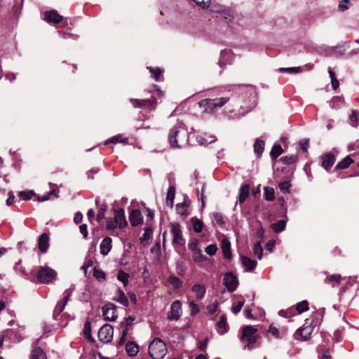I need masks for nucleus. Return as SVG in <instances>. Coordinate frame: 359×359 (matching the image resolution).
Returning <instances> with one entry per match:
<instances>
[{
  "label": "nucleus",
  "mask_w": 359,
  "mask_h": 359,
  "mask_svg": "<svg viewBox=\"0 0 359 359\" xmlns=\"http://www.w3.org/2000/svg\"><path fill=\"white\" fill-rule=\"evenodd\" d=\"M52 197H57L55 189L49 191L48 194H43V196H38L39 201H45L50 199Z\"/></svg>",
  "instance_id": "c03bdc74"
},
{
  "label": "nucleus",
  "mask_w": 359,
  "mask_h": 359,
  "mask_svg": "<svg viewBox=\"0 0 359 359\" xmlns=\"http://www.w3.org/2000/svg\"><path fill=\"white\" fill-rule=\"evenodd\" d=\"M268 332L273 335L276 338L280 337L279 334V330L277 327L273 326V325H271L268 329Z\"/></svg>",
  "instance_id": "4d7b16f0"
},
{
  "label": "nucleus",
  "mask_w": 359,
  "mask_h": 359,
  "mask_svg": "<svg viewBox=\"0 0 359 359\" xmlns=\"http://www.w3.org/2000/svg\"><path fill=\"white\" fill-rule=\"evenodd\" d=\"M335 162L334 156L330 153L325 154L323 158L322 166L326 170L329 169L333 165Z\"/></svg>",
  "instance_id": "a211bd4d"
},
{
  "label": "nucleus",
  "mask_w": 359,
  "mask_h": 359,
  "mask_svg": "<svg viewBox=\"0 0 359 359\" xmlns=\"http://www.w3.org/2000/svg\"><path fill=\"white\" fill-rule=\"evenodd\" d=\"M222 250L225 258L230 259L231 257V243L229 241L223 239L222 242Z\"/></svg>",
  "instance_id": "393cba45"
},
{
  "label": "nucleus",
  "mask_w": 359,
  "mask_h": 359,
  "mask_svg": "<svg viewBox=\"0 0 359 359\" xmlns=\"http://www.w3.org/2000/svg\"><path fill=\"white\" fill-rule=\"evenodd\" d=\"M290 186L291 185H290V182L287 180H285V181L280 182V184H278V188L280 189V190L281 191H283L284 193H287V192H289Z\"/></svg>",
  "instance_id": "de8ad7c7"
},
{
  "label": "nucleus",
  "mask_w": 359,
  "mask_h": 359,
  "mask_svg": "<svg viewBox=\"0 0 359 359\" xmlns=\"http://www.w3.org/2000/svg\"><path fill=\"white\" fill-rule=\"evenodd\" d=\"M309 310V302L306 300L302 301L296 304L294 309L291 308L288 311L300 314Z\"/></svg>",
  "instance_id": "f3484780"
},
{
  "label": "nucleus",
  "mask_w": 359,
  "mask_h": 359,
  "mask_svg": "<svg viewBox=\"0 0 359 359\" xmlns=\"http://www.w3.org/2000/svg\"><path fill=\"white\" fill-rule=\"evenodd\" d=\"M112 248V239L110 237H105L100 245V253L103 256L107 255Z\"/></svg>",
  "instance_id": "4468645a"
},
{
  "label": "nucleus",
  "mask_w": 359,
  "mask_h": 359,
  "mask_svg": "<svg viewBox=\"0 0 359 359\" xmlns=\"http://www.w3.org/2000/svg\"><path fill=\"white\" fill-rule=\"evenodd\" d=\"M264 198L267 201H272L275 198L274 189L266 187L264 188Z\"/></svg>",
  "instance_id": "58836bf2"
},
{
  "label": "nucleus",
  "mask_w": 359,
  "mask_h": 359,
  "mask_svg": "<svg viewBox=\"0 0 359 359\" xmlns=\"http://www.w3.org/2000/svg\"><path fill=\"white\" fill-rule=\"evenodd\" d=\"M128 137H125L122 135H116V136L110 138L107 141H106V144H108V143L116 144L118 142L128 143Z\"/></svg>",
  "instance_id": "72a5a7b5"
},
{
  "label": "nucleus",
  "mask_w": 359,
  "mask_h": 359,
  "mask_svg": "<svg viewBox=\"0 0 359 359\" xmlns=\"http://www.w3.org/2000/svg\"><path fill=\"white\" fill-rule=\"evenodd\" d=\"M34 194V193L32 191H20L18 194L19 196L24 201L29 200Z\"/></svg>",
  "instance_id": "09e8293b"
},
{
  "label": "nucleus",
  "mask_w": 359,
  "mask_h": 359,
  "mask_svg": "<svg viewBox=\"0 0 359 359\" xmlns=\"http://www.w3.org/2000/svg\"><path fill=\"white\" fill-rule=\"evenodd\" d=\"M264 149V142L262 140H260L257 139L254 144V151L256 153L258 156H260Z\"/></svg>",
  "instance_id": "c9c22d12"
},
{
  "label": "nucleus",
  "mask_w": 359,
  "mask_h": 359,
  "mask_svg": "<svg viewBox=\"0 0 359 359\" xmlns=\"http://www.w3.org/2000/svg\"><path fill=\"white\" fill-rule=\"evenodd\" d=\"M328 73H329V75H330V77L331 79V83H332V88L334 90L337 89L339 86V82L337 80V79L336 78L335 73L332 71L331 67L328 68Z\"/></svg>",
  "instance_id": "e433bc0d"
},
{
  "label": "nucleus",
  "mask_w": 359,
  "mask_h": 359,
  "mask_svg": "<svg viewBox=\"0 0 359 359\" xmlns=\"http://www.w3.org/2000/svg\"><path fill=\"white\" fill-rule=\"evenodd\" d=\"M148 352L153 359H162L167 354L168 348L163 340L156 338L149 344Z\"/></svg>",
  "instance_id": "7ed1b4c3"
},
{
  "label": "nucleus",
  "mask_w": 359,
  "mask_h": 359,
  "mask_svg": "<svg viewBox=\"0 0 359 359\" xmlns=\"http://www.w3.org/2000/svg\"><path fill=\"white\" fill-rule=\"evenodd\" d=\"M280 161L287 165L294 163L297 161V155H291V156H283L280 158Z\"/></svg>",
  "instance_id": "a18cd8bd"
},
{
  "label": "nucleus",
  "mask_w": 359,
  "mask_h": 359,
  "mask_svg": "<svg viewBox=\"0 0 359 359\" xmlns=\"http://www.w3.org/2000/svg\"><path fill=\"white\" fill-rule=\"evenodd\" d=\"M283 152V148L280 144H275L271 151L270 156L273 159L278 158Z\"/></svg>",
  "instance_id": "f704fd0d"
},
{
  "label": "nucleus",
  "mask_w": 359,
  "mask_h": 359,
  "mask_svg": "<svg viewBox=\"0 0 359 359\" xmlns=\"http://www.w3.org/2000/svg\"><path fill=\"white\" fill-rule=\"evenodd\" d=\"M194 259L197 262H201L205 260V257L201 253L200 250H197L196 251L193 252Z\"/></svg>",
  "instance_id": "864d4df0"
},
{
  "label": "nucleus",
  "mask_w": 359,
  "mask_h": 359,
  "mask_svg": "<svg viewBox=\"0 0 359 359\" xmlns=\"http://www.w3.org/2000/svg\"><path fill=\"white\" fill-rule=\"evenodd\" d=\"M213 100H214V102L215 103V107L217 108V107H221L224 106L229 100V97H217V98L213 99Z\"/></svg>",
  "instance_id": "8fccbe9b"
},
{
  "label": "nucleus",
  "mask_w": 359,
  "mask_h": 359,
  "mask_svg": "<svg viewBox=\"0 0 359 359\" xmlns=\"http://www.w3.org/2000/svg\"><path fill=\"white\" fill-rule=\"evenodd\" d=\"M258 339L257 329L251 326L247 325L243 327L241 340L243 342H247L246 347L251 349Z\"/></svg>",
  "instance_id": "39448f33"
},
{
  "label": "nucleus",
  "mask_w": 359,
  "mask_h": 359,
  "mask_svg": "<svg viewBox=\"0 0 359 359\" xmlns=\"http://www.w3.org/2000/svg\"><path fill=\"white\" fill-rule=\"evenodd\" d=\"M129 275L128 273L120 270L117 275V279L123 283V285L126 286L128 283Z\"/></svg>",
  "instance_id": "ea45409f"
},
{
  "label": "nucleus",
  "mask_w": 359,
  "mask_h": 359,
  "mask_svg": "<svg viewBox=\"0 0 359 359\" xmlns=\"http://www.w3.org/2000/svg\"><path fill=\"white\" fill-rule=\"evenodd\" d=\"M126 351L129 356H135L139 352V346L133 342H128L126 345Z\"/></svg>",
  "instance_id": "4be33fe9"
},
{
  "label": "nucleus",
  "mask_w": 359,
  "mask_h": 359,
  "mask_svg": "<svg viewBox=\"0 0 359 359\" xmlns=\"http://www.w3.org/2000/svg\"><path fill=\"white\" fill-rule=\"evenodd\" d=\"M311 332L312 328L310 326H304L297 330V334H299L304 340L308 339L310 337Z\"/></svg>",
  "instance_id": "b1692460"
},
{
  "label": "nucleus",
  "mask_w": 359,
  "mask_h": 359,
  "mask_svg": "<svg viewBox=\"0 0 359 359\" xmlns=\"http://www.w3.org/2000/svg\"><path fill=\"white\" fill-rule=\"evenodd\" d=\"M217 307H218V304H217V301H215L213 304H212L211 305H209L207 307V309L209 313H214L215 312H216Z\"/></svg>",
  "instance_id": "338daca9"
},
{
  "label": "nucleus",
  "mask_w": 359,
  "mask_h": 359,
  "mask_svg": "<svg viewBox=\"0 0 359 359\" xmlns=\"http://www.w3.org/2000/svg\"><path fill=\"white\" fill-rule=\"evenodd\" d=\"M73 292V289L69 288L66 290L63 294L64 297L59 302L57 305L55 306V308L54 309L53 312V316L55 319H57V316L62 313V311L64 310L69 297H71Z\"/></svg>",
  "instance_id": "1a4fd4ad"
},
{
  "label": "nucleus",
  "mask_w": 359,
  "mask_h": 359,
  "mask_svg": "<svg viewBox=\"0 0 359 359\" xmlns=\"http://www.w3.org/2000/svg\"><path fill=\"white\" fill-rule=\"evenodd\" d=\"M349 4L348 0H343L339 2V8L342 11H346L349 8Z\"/></svg>",
  "instance_id": "0e129e2a"
},
{
  "label": "nucleus",
  "mask_w": 359,
  "mask_h": 359,
  "mask_svg": "<svg viewBox=\"0 0 359 359\" xmlns=\"http://www.w3.org/2000/svg\"><path fill=\"white\" fill-rule=\"evenodd\" d=\"M191 222L193 224V229L196 233H201L203 229V224L201 220L194 217L191 218Z\"/></svg>",
  "instance_id": "2f4dec72"
},
{
  "label": "nucleus",
  "mask_w": 359,
  "mask_h": 359,
  "mask_svg": "<svg viewBox=\"0 0 359 359\" xmlns=\"http://www.w3.org/2000/svg\"><path fill=\"white\" fill-rule=\"evenodd\" d=\"M309 144V141L307 139H303L299 142L300 148L305 152L307 151Z\"/></svg>",
  "instance_id": "e2e57ef3"
},
{
  "label": "nucleus",
  "mask_w": 359,
  "mask_h": 359,
  "mask_svg": "<svg viewBox=\"0 0 359 359\" xmlns=\"http://www.w3.org/2000/svg\"><path fill=\"white\" fill-rule=\"evenodd\" d=\"M105 209L100 208L96 216V219L97 222H100L104 217Z\"/></svg>",
  "instance_id": "774afa93"
},
{
  "label": "nucleus",
  "mask_w": 359,
  "mask_h": 359,
  "mask_svg": "<svg viewBox=\"0 0 359 359\" xmlns=\"http://www.w3.org/2000/svg\"><path fill=\"white\" fill-rule=\"evenodd\" d=\"M182 314V305L179 300L173 302L170 306V311L168 313V319L177 320Z\"/></svg>",
  "instance_id": "9b49d317"
},
{
  "label": "nucleus",
  "mask_w": 359,
  "mask_h": 359,
  "mask_svg": "<svg viewBox=\"0 0 359 359\" xmlns=\"http://www.w3.org/2000/svg\"><path fill=\"white\" fill-rule=\"evenodd\" d=\"M333 51L334 53L338 54L339 55H342L345 52V48L343 46H337L334 48Z\"/></svg>",
  "instance_id": "69168bd1"
},
{
  "label": "nucleus",
  "mask_w": 359,
  "mask_h": 359,
  "mask_svg": "<svg viewBox=\"0 0 359 359\" xmlns=\"http://www.w3.org/2000/svg\"><path fill=\"white\" fill-rule=\"evenodd\" d=\"M127 226L124 210L118 208L114 211V217L108 218L106 229L114 230L116 228L123 229Z\"/></svg>",
  "instance_id": "20e7f679"
},
{
  "label": "nucleus",
  "mask_w": 359,
  "mask_h": 359,
  "mask_svg": "<svg viewBox=\"0 0 359 359\" xmlns=\"http://www.w3.org/2000/svg\"><path fill=\"white\" fill-rule=\"evenodd\" d=\"M286 222L285 220L281 219L271 224V229L274 232L278 233L283 231L285 228Z\"/></svg>",
  "instance_id": "7c9ffc66"
},
{
  "label": "nucleus",
  "mask_w": 359,
  "mask_h": 359,
  "mask_svg": "<svg viewBox=\"0 0 359 359\" xmlns=\"http://www.w3.org/2000/svg\"><path fill=\"white\" fill-rule=\"evenodd\" d=\"M353 163V160L349 156H347L336 165L335 169H345Z\"/></svg>",
  "instance_id": "c85d7f7f"
},
{
  "label": "nucleus",
  "mask_w": 359,
  "mask_h": 359,
  "mask_svg": "<svg viewBox=\"0 0 359 359\" xmlns=\"http://www.w3.org/2000/svg\"><path fill=\"white\" fill-rule=\"evenodd\" d=\"M243 305H244V300H240V301L237 302L232 306V309H231L232 312L234 314L238 313L241 311Z\"/></svg>",
  "instance_id": "3c124183"
},
{
  "label": "nucleus",
  "mask_w": 359,
  "mask_h": 359,
  "mask_svg": "<svg viewBox=\"0 0 359 359\" xmlns=\"http://www.w3.org/2000/svg\"><path fill=\"white\" fill-rule=\"evenodd\" d=\"M217 325L218 328L219 329V332L220 334H223L227 332V323L225 316H221Z\"/></svg>",
  "instance_id": "cd10ccee"
},
{
  "label": "nucleus",
  "mask_w": 359,
  "mask_h": 359,
  "mask_svg": "<svg viewBox=\"0 0 359 359\" xmlns=\"http://www.w3.org/2000/svg\"><path fill=\"white\" fill-rule=\"evenodd\" d=\"M262 252L263 249L262 248L261 243L259 242L255 243L253 246V253L259 259L262 258Z\"/></svg>",
  "instance_id": "a19ab883"
},
{
  "label": "nucleus",
  "mask_w": 359,
  "mask_h": 359,
  "mask_svg": "<svg viewBox=\"0 0 359 359\" xmlns=\"http://www.w3.org/2000/svg\"><path fill=\"white\" fill-rule=\"evenodd\" d=\"M102 316L105 320L113 321L117 318L116 306L113 304H108L102 308Z\"/></svg>",
  "instance_id": "f8f14e48"
},
{
  "label": "nucleus",
  "mask_w": 359,
  "mask_h": 359,
  "mask_svg": "<svg viewBox=\"0 0 359 359\" xmlns=\"http://www.w3.org/2000/svg\"><path fill=\"white\" fill-rule=\"evenodd\" d=\"M217 250V245L212 244L208 245L205 250V252L210 256L214 255L216 253Z\"/></svg>",
  "instance_id": "5fc2aeb1"
},
{
  "label": "nucleus",
  "mask_w": 359,
  "mask_h": 359,
  "mask_svg": "<svg viewBox=\"0 0 359 359\" xmlns=\"http://www.w3.org/2000/svg\"><path fill=\"white\" fill-rule=\"evenodd\" d=\"M191 290L196 294V298L197 299H201L204 297L206 291L204 285L201 284L193 285Z\"/></svg>",
  "instance_id": "aec40b11"
},
{
  "label": "nucleus",
  "mask_w": 359,
  "mask_h": 359,
  "mask_svg": "<svg viewBox=\"0 0 359 359\" xmlns=\"http://www.w3.org/2000/svg\"><path fill=\"white\" fill-rule=\"evenodd\" d=\"M175 196V188L173 186H170L168 188L167 196H166V204L170 208L173 205V201Z\"/></svg>",
  "instance_id": "a878e982"
},
{
  "label": "nucleus",
  "mask_w": 359,
  "mask_h": 359,
  "mask_svg": "<svg viewBox=\"0 0 359 359\" xmlns=\"http://www.w3.org/2000/svg\"><path fill=\"white\" fill-rule=\"evenodd\" d=\"M328 73H329V75H330V77L331 79V83H332V88L334 90L337 89L339 86V82L337 80V79L336 78L335 73L332 71L331 67L328 68Z\"/></svg>",
  "instance_id": "4c0bfd02"
},
{
  "label": "nucleus",
  "mask_w": 359,
  "mask_h": 359,
  "mask_svg": "<svg viewBox=\"0 0 359 359\" xmlns=\"http://www.w3.org/2000/svg\"><path fill=\"white\" fill-rule=\"evenodd\" d=\"M153 230L151 227H147L144 229L143 235L140 237V241L141 245H145L152 236Z\"/></svg>",
  "instance_id": "5701e85b"
},
{
  "label": "nucleus",
  "mask_w": 359,
  "mask_h": 359,
  "mask_svg": "<svg viewBox=\"0 0 359 359\" xmlns=\"http://www.w3.org/2000/svg\"><path fill=\"white\" fill-rule=\"evenodd\" d=\"M250 191V186L247 184H242L239 189L238 201L243 203L248 197Z\"/></svg>",
  "instance_id": "6ab92c4d"
},
{
  "label": "nucleus",
  "mask_w": 359,
  "mask_h": 359,
  "mask_svg": "<svg viewBox=\"0 0 359 359\" xmlns=\"http://www.w3.org/2000/svg\"><path fill=\"white\" fill-rule=\"evenodd\" d=\"M168 140L172 147L182 148L188 144V131L183 126L174 127L169 133Z\"/></svg>",
  "instance_id": "f257e3e1"
},
{
  "label": "nucleus",
  "mask_w": 359,
  "mask_h": 359,
  "mask_svg": "<svg viewBox=\"0 0 359 359\" xmlns=\"http://www.w3.org/2000/svg\"><path fill=\"white\" fill-rule=\"evenodd\" d=\"M115 300L125 306H128V299L126 297L124 292L120 289L117 290V297H116Z\"/></svg>",
  "instance_id": "473e14b6"
},
{
  "label": "nucleus",
  "mask_w": 359,
  "mask_h": 359,
  "mask_svg": "<svg viewBox=\"0 0 359 359\" xmlns=\"http://www.w3.org/2000/svg\"><path fill=\"white\" fill-rule=\"evenodd\" d=\"M341 280L340 275H331L326 278L325 281L327 283L339 284Z\"/></svg>",
  "instance_id": "49530a36"
},
{
  "label": "nucleus",
  "mask_w": 359,
  "mask_h": 359,
  "mask_svg": "<svg viewBox=\"0 0 359 359\" xmlns=\"http://www.w3.org/2000/svg\"><path fill=\"white\" fill-rule=\"evenodd\" d=\"M242 264L245 267L247 271H252L257 266V262L250 259L248 257H241Z\"/></svg>",
  "instance_id": "412c9836"
},
{
  "label": "nucleus",
  "mask_w": 359,
  "mask_h": 359,
  "mask_svg": "<svg viewBox=\"0 0 359 359\" xmlns=\"http://www.w3.org/2000/svg\"><path fill=\"white\" fill-rule=\"evenodd\" d=\"M114 328L109 324H105L98 331L99 340L103 343L110 342L113 339Z\"/></svg>",
  "instance_id": "6e6552de"
},
{
  "label": "nucleus",
  "mask_w": 359,
  "mask_h": 359,
  "mask_svg": "<svg viewBox=\"0 0 359 359\" xmlns=\"http://www.w3.org/2000/svg\"><path fill=\"white\" fill-rule=\"evenodd\" d=\"M130 222L132 226H137L142 222V213L139 210H133L129 216Z\"/></svg>",
  "instance_id": "dca6fc26"
},
{
  "label": "nucleus",
  "mask_w": 359,
  "mask_h": 359,
  "mask_svg": "<svg viewBox=\"0 0 359 359\" xmlns=\"http://www.w3.org/2000/svg\"><path fill=\"white\" fill-rule=\"evenodd\" d=\"M156 95L161 97L163 95L162 92L159 89H156L152 92L151 99L138 100L130 98V102L135 108H144L151 111L156 108L157 103Z\"/></svg>",
  "instance_id": "f03ea898"
},
{
  "label": "nucleus",
  "mask_w": 359,
  "mask_h": 359,
  "mask_svg": "<svg viewBox=\"0 0 359 359\" xmlns=\"http://www.w3.org/2000/svg\"><path fill=\"white\" fill-rule=\"evenodd\" d=\"M44 19L48 22L56 24L62 20V16L59 15L55 10H51L44 13Z\"/></svg>",
  "instance_id": "ddd939ff"
},
{
  "label": "nucleus",
  "mask_w": 359,
  "mask_h": 359,
  "mask_svg": "<svg viewBox=\"0 0 359 359\" xmlns=\"http://www.w3.org/2000/svg\"><path fill=\"white\" fill-rule=\"evenodd\" d=\"M176 210H177V213L181 215H187L186 208L184 206L183 204H180V203L177 204Z\"/></svg>",
  "instance_id": "680f3d73"
},
{
  "label": "nucleus",
  "mask_w": 359,
  "mask_h": 359,
  "mask_svg": "<svg viewBox=\"0 0 359 359\" xmlns=\"http://www.w3.org/2000/svg\"><path fill=\"white\" fill-rule=\"evenodd\" d=\"M196 4L201 6L203 8H208L210 4L211 0H192Z\"/></svg>",
  "instance_id": "bf43d9fd"
},
{
  "label": "nucleus",
  "mask_w": 359,
  "mask_h": 359,
  "mask_svg": "<svg viewBox=\"0 0 359 359\" xmlns=\"http://www.w3.org/2000/svg\"><path fill=\"white\" fill-rule=\"evenodd\" d=\"M170 229L172 236V244L182 246L184 244V241L182 238L180 225L178 223H170Z\"/></svg>",
  "instance_id": "0eeeda50"
},
{
  "label": "nucleus",
  "mask_w": 359,
  "mask_h": 359,
  "mask_svg": "<svg viewBox=\"0 0 359 359\" xmlns=\"http://www.w3.org/2000/svg\"><path fill=\"white\" fill-rule=\"evenodd\" d=\"M39 249L42 253L47 252L49 248V236L47 233H42L38 240Z\"/></svg>",
  "instance_id": "2eb2a0df"
},
{
  "label": "nucleus",
  "mask_w": 359,
  "mask_h": 359,
  "mask_svg": "<svg viewBox=\"0 0 359 359\" xmlns=\"http://www.w3.org/2000/svg\"><path fill=\"white\" fill-rule=\"evenodd\" d=\"M128 332V327L125 326L124 329L121 332V337L118 343V345H121L123 344L126 340V336Z\"/></svg>",
  "instance_id": "052dcab7"
},
{
  "label": "nucleus",
  "mask_w": 359,
  "mask_h": 359,
  "mask_svg": "<svg viewBox=\"0 0 359 359\" xmlns=\"http://www.w3.org/2000/svg\"><path fill=\"white\" fill-rule=\"evenodd\" d=\"M168 282L174 289H178L182 285V280L175 276H170L168 278Z\"/></svg>",
  "instance_id": "c756f323"
},
{
  "label": "nucleus",
  "mask_w": 359,
  "mask_h": 359,
  "mask_svg": "<svg viewBox=\"0 0 359 359\" xmlns=\"http://www.w3.org/2000/svg\"><path fill=\"white\" fill-rule=\"evenodd\" d=\"M148 69H149V71L151 74V76L156 80V81H158L159 80V77L161 74V70L156 67V68H151V67H147Z\"/></svg>",
  "instance_id": "603ef678"
},
{
  "label": "nucleus",
  "mask_w": 359,
  "mask_h": 359,
  "mask_svg": "<svg viewBox=\"0 0 359 359\" xmlns=\"http://www.w3.org/2000/svg\"><path fill=\"white\" fill-rule=\"evenodd\" d=\"M201 105L205 107L206 110H212L215 108V103L214 102L213 99H205L201 101Z\"/></svg>",
  "instance_id": "37998d69"
},
{
  "label": "nucleus",
  "mask_w": 359,
  "mask_h": 359,
  "mask_svg": "<svg viewBox=\"0 0 359 359\" xmlns=\"http://www.w3.org/2000/svg\"><path fill=\"white\" fill-rule=\"evenodd\" d=\"M93 276L99 281H103L106 278L104 272L97 267L93 269Z\"/></svg>",
  "instance_id": "79ce46f5"
},
{
  "label": "nucleus",
  "mask_w": 359,
  "mask_h": 359,
  "mask_svg": "<svg viewBox=\"0 0 359 359\" xmlns=\"http://www.w3.org/2000/svg\"><path fill=\"white\" fill-rule=\"evenodd\" d=\"M224 285L226 287L229 292H231L236 290L238 285V280L236 276H234L232 273H226L224 276Z\"/></svg>",
  "instance_id": "9d476101"
},
{
  "label": "nucleus",
  "mask_w": 359,
  "mask_h": 359,
  "mask_svg": "<svg viewBox=\"0 0 359 359\" xmlns=\"http://www.w3.org/2000/svg\"><path fill=\"white\" fill-rule=\"evenodd\" d=\"M57 272L51 268L45 266H41L37 275V280L41 283H49L55 278Z\"/></svg>",
  "instance_id": "423d86ee"
},
{
  "label": "nucleus",
  "mask_w": 359,
  "mask_h": 359,
  "mask_svg": "<svg viewBox=\"0 0 359 359\" xmlns=\"http://www.w3.org/2000/svg\"><path fill=\"white\" fill-rule=\"evenodd\" d=\"M302 69L299 67H289V68H280V71L286 72L291 74H297L301 72Z\"/></svg>",
  "instance_id": "6e6d98bb"
},
{
  "label": "nucleus",
  "mask_w": 359,
  "mask_h": 359,
  "mask_svg": "<svg viewBox=\"0 0 359 359\" xmlns=\"http://www.w3.org/2000/svg\"><path fill=\"white\" fill-rule=\"evenodd\" d=\"M30 359H46V356L41 348L34 347L32 351Z\"/></svg>",
  "instance_id": "bb28decb"
},
{
  "label": "nucleus",
  "mask_w": 359,
  "mask_h": 359,
  "mask_svg": "<svg viewBox=\"0 0 359 359\" xmlns=\"http://www.w3.org/2000/svg\"><path fill=\"white\" fill-rule=\"evenodd\" d=\"M189 306L191 309V313L192 315H195L199 311L198 305L194 301H190L189 302Z\"/></svg>",
  "instance_id": "13d9d810"
}]
</instances>
